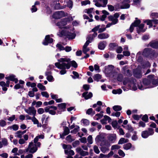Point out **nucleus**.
Instances as JSON below:
<instances>
[{"mask_svg": "<svg viewBox=\"0 0 158 158\" xmlns=\"http://www.w3.org/2000/svg\"><path fill=\"white\" fill-rule=\"evenodd\" d=\"M158 85V79L154 78V75L148 76V79H144L142 82H140L138 85V88L141 90L154 87Z\"/></svg>", "mask_w": 158, "mask_h": 158, "instance_id": "f257e3e1", "label": "nucleus"}, {"mask_svg": "<svg viewBox=\"0 0 158 158\" xmlns=\"http://www.w3.org/2000/svg\"><path fill=\"white\" fill-rule=\"evenodd\" d=\"M58 62L55 64V66L58 69H69L71 65L75 68L77 67V63L75 61H71L69 58L67 57L61 58L58 60Z\"/></svg>", "mask_w": 158, "mask_h": 158, "instance_id": "f03ea898", "label": "nucleus"}, {"mask_svg": "<svg viewBox=\"0 0 158 158\" xmlns=\"http://www.w3.org/2000/svg\"><path fill=\"white\" fill-rule=\"evenodd\" d=\"M140 21L137 19V18H136V20L131 25L129 29L127 30V31H129L130 32H133L135 27H137V32L138 34H139L141 32H144L145 30L143 29V27H144V24H141L139 25L140 23Z\"/></svg>", "mask_w": 158, "mask_h": 158, "instance_id": "7ed1b4c3", "label": "nucleus"}, {"mask_svg": "<svg viewBox=\"0 0 158 158\" xmlns=\"http://www.w3.org/2000/svg\"><path fill=\"white\" fill-rule=\"evenodd\" d=\"M136 83V80L132 78H125L123 81L124 85H127L130 89L134 90H135L137 89Z\"/></svg>", "mask_w": 158, "mask_h": 158, "instance_id": "20e7f679", "label": "nucleus"}, {"mask_svg": "<svg viewBox=\"0 0 158 158\" xmlns=\"http://www.w3.org/2000/svg\"><path fill=\"white\" fill-rule=\"evenodd\" d=\"M70 30L69 29L66 32H64L62 30L61 32L58 33L57 35L60 37L62 36L63 35L66 36L69 39H73L75 38L76 35L73 32H70L69 31Z\"/></svg>", "mask_w": 158, "mask_h": 158, "instance_id": "39448f33", "label": "nucleus"}, {"mask_svg": "<svg viewBox=\"0 0 158 158\" xmlns=\"http://www.w3.org/2000/svg\"><path fill=\"white\" fill-rule=\"evenodd\" d=\"M100 145L101 146V151L103 153H105L109 150V147L110 146V144L106 141H102Z\"/></svg>", "mask_w": 158, "mask_h": 158, "instance_id": "423d86ee", "label": "nucleus"}, {"mask_svg": "<svg viewBox=\"0 0 158 158\" xmlns=\"http://www.w3.org/2000/svg\"><path fill=\"white\" fill-rule=\"evenodd\" d=\"M57 109V107L53 106H49L46 107L44 108L45 111L48 112L49 114L52 115H54L56 114L55 111Z\"/></svg>", "mask_w": 158, "mask_h": 158, "instance_id": "0eeeda50", "label": "nucleus"}, {"mask_svg": "<svg viewBox=\"0 0 158 158\" xmlns=\"http://www.w3.org/2000/svg\"><path fill=\"white\" fill-rule=\"evenodd\" d=\"M154 133L153 130L151 128H148V131H142L141 136L143 138H147L149 135H152Z\"/></svg>", "mask_w": 158, "mask_h": 158, "instance_id": "6e6552de", "label": "nucleus"}, {"mask_svg": "<svg viewBox=\"0 0 158 158\" xmlns=\"http://www.w3.org/2000/svg\"><path fill=\"white\" fill-rule=\"evenodd\" d=\"M37 150V148L35 145H34L33 143H30L28 148L26 149V152L29 151L31 153L35 152Z\"/></svg>", "mask_w": 158, "mask_h": 158, "instance_id": "1a4fd4ad", "label": "nucleus"}, {"mask_svg": "<svg viewBox=\"0 0 158 158\" xmlns=\"http://www.w3.org/2000/svg\"><path fill=\"white\" fill-rule=\"evenodd\" d=\"M108 141L107 142H109L110 144V143H114L116 141L117 139L116 135L115 134H109L107 136Z\"/></svg>", "mask_w": 158, "mask_h": 158, "instance_id": "9d476101", "label": "nucleus"}, {"mask_svg": "<svg viewBox=\"0 0 158 158\" xmlns=\"http://www.w3.org/2000/svg\"><path fill=\"white\" fill-rule=\"evenodd\" d=\"M66 14L62 11H57L54 13L52 17L55 19H59L65 16Z\"/></svg>", "mask_w": 158, "mask_h": 158, "instance_id": "9b49d317", "label": "nucleus"}, {"mask_svg": "<svg viewBox=\"0 0 158 158\" xmlns=\"http://www.w3.org/2000/svg\"><path fill=\"white\" fill-rule=\"evenodd\" d=\"M24 110L28 114L31 115L35 116L36 110L34 107H30L27 109H25Z\"/></svg>", "mask_w": 158, "mask_h": 158, "instance_id": "f8f14e48", "label": "nucleus"}, {"mask_svg": "<svg viewBox=\"0 0 158 158\" xmlns=\"http://www.w3.org/2000/svg\"><path fill=\"white\" fill-rule=\"evenodd\" d=\"M66 104L65 103H61L59 104L58 105V106L59 110H57V113L59 114H60L61 112L63 111L66 107Z\"/></svg>", "mask_w": 158, "mask_h": 158, "instance_id": "ddd939ff", "label": "nucleus"}, {"mask_svg": "<svg viewBox=\"0 0 158 158\" xmlns=\"http://www.w3.org/2000/svg\"><path fill=\"white\" fill-rule=\"evenodd\" d=\"M53 39L50 37L49 35H48L46 36L45 40L43 41V44L44 45H46L49 43H52L53 42Z\"/></svg>", "mask_w": 158, "mask_h": 158, "instance_id": "4468645a", "label": "nucleus"}, {"mask_svg": "<svg viewBox=\"0 0 158 158\" xmlns=\"http://www.w3.org/2000/svg\"><path fill=\"white\" fill-rule=\"evenodd\" d=\"M67 24V19H65L62 20L56 23V25L59 28H64V26Z\"/></svg>", "mask_w": 158, "mask_h": 158, "instance_id": "2eb2a0df", "label": "nucleus"}, {"mask_svg": "<svg viewBox=\"0 0 158 158\" xmlns=\"http://www.w3.org/2000/svg\"><path fill=\"white\" fill-rule=\"evenodd\" d=\"M70 131L69 128L67 127H64V131L62 134H60V137L62 139H64V136L69 133Z\"/></svg>", "mask_w": 158, "mask_h": 158, "instance_id": "dca6fc26", "label": "nucleus"}, {"mask_svg": "<svg viewBox=\"0 0 158 158\" xmlns=\"http://www.w3.org/2000/svg\"><path fill=\"white\" fill-rule=\"evenodd\" d=\"M76 151L77 152L79 153L81 156H85L89 155L88 152L83 151L80 148H77Z\"/></svg>", "mask_w": 158, "mask_h": 158, "instance_id": "f3484780", "label": "nucleus"}, {"mask_svg": "<svg viewBox=\"0 0 158 158\" xmlns=\"http://www.w3.org/2000/svg\"><path fill=\"white\" fill-rule=\"evenodd\" d=\"M130 1L129 0H124L122 2V5L121 6L122 9H127L130 7L129 3Z\"/></svg>", "mask_w": 158, "mask_h": 158, "instance_id": "a211bd4d", "label": "nucleus"}, {"mask_svg": "<svg viewBox=\"0 0 158 158\" xmlns=\"http://www.w3.org/2000/svg\"><path fill=\"white\" fill-rule=\"evenodd\" d=\"M26 130L23 131H18L15 132V136L17 138H21L22 137L23 135L26 132Z\"/></svg>", "mask_w": 158, "mask_h": 158, "instance_id": "6ab92c4d", "label": "nucleus"}, {"mask_svg": "<svg viewBox=\"0 0 158 158\" xmlns=\"http://www.w3.org/2000/svg\"><path fill=\"white\" fill-rule=\"evenodd\" d=\"M93 8H91L88 9H86L84 11L85 13H87L90 18H92V14H94V10Z\"/></svg>", "mask_w": 158, "mask_h": 158, "instance_id": "aec40b11", "label": "nucleus"}, {"mask_svg": "<svg viewBox=\"0 0 158 158\" xmlns=\"http://www.w3.org/2000/svg\"><path fill=\"white\" fill-rule=\"evenodd\" d=\"M93 96L91 92H85L82 94V97L87 100L91 98Z\"/></svg>", "mask_w": 158, "mask_h": 158, "instance_id": "412c9836", "label": "nucleus"}, {"mask_svg": "<svg viewBox=\"0 0 158 158\" xmlns=\"http://www.w3.org/2000/svg\"><path fill=\"white\" fill-rule=\"evenodd\" d=\"M104 137L101 134L98 135L95 138V141L97 143H99L101 142V143L102 141H106L104 140Z\"/></svg>", "mask_w": 158, "mask_h": 158, "instance_id": "4be33fe9", "label": "nucleus"}, {"mask_svg": "<svg viewBox=\"0 0 158 158\" xmlns=\"http://www.w3.org/2000/svg\"><path fill=\"white\" fill-rule=\"evenodd\" d=\"M109 37V35L107 33H102L98 35V38L102 40L107 39Z\"/></svg>", "mask_w": 158, "mask_h": 158, "instance_id": "5701e85b", "label": "nucleus"}, {"mask_svg": "<svg viewBox=\"0 0 158 158\" xmlns=\"http://www.w3.org/2000/svg\"><path fill=\"white\" fill-rule=\"evenodd\" d=\"M131 148V150H132L135 149V147L134 146H132L131 144L130 143H128L123 146V148L126 150H128Z\"/></svg>", "mask_w": 158, "mask_h": 158, "instance_id": "b1692460", "label": "nucleus"}, {"mask_svg": "<svg viewBox=\"0 0 158 158\" xmlns=\"http://www.w3.org/2000/svg\"><path fill=\"white\" fill-rule=\"evenodd\" d=\"M149 45L150 46L153 48H158V41H152L150 42Z\"/></svg>", "mask_w": 158, "mask_h": 158, "instance_id": "393cba45", "label": "nucleus"}, {"mask_svg": "<svg viewBox=\"0 0 158 158\" xmlns=\"http://www.w3.org/2000/svg\"><path fill=\"white\" fill-rule=\"evenodd\" d=\"M6 78L7 80L14 81L15 83H17L18 81V79L15 78V76L13 75L6 77Z\"/></svg>", "mask_w": 158, "mask_h": 158, "instance_id": "a878e982", "label": "nucleus"}, {"mask_svg": "<svg viewBox=\"0 0 158 158\" xmlns=\"http://www.w3.org/2000/svg\"><path fill=\"white\" fill-rule=\"evenodd\" d=\"M152 52L151 49L149 48H146L144 49L143 52V55L146 56H149L152 54Z\"/></svg>", "mask_w": 158, "mask_h": 158, "instance_id": "bb28decb", "label": "nucleus"}, {"mask_svg": "<svg viewBox=\"0 0 158 158\" xmlns=\"http://www.w3.org/2000/svg\"><path fill=\"white\" fill-rule=\"evenodd\" d=\"M109 21H112V23L113 25L116 24L118 22V20L116 18H114L113 16H110L108 17Z\"/></svg>", "mask_w": 158, "mask_h": 158, "instance_id": "cd10ccee", "label": "nucleus"}, {"mask_svg": "<svg viewBox=\"0 0 158 158\" xmlns=\"http://www.w3.org/2000/svg\"><path fill=\"white\" fill-rule=\"evenodd\" d=\"M106 42L105 41H102L100 42L98 45V48L101 50L103 49L106 46Z\"/></svg>", "mask_w": 158, "mask_h": 158, "instance_id": "c85d7f7f", "label": "nucleus"}, {"mask_svg": "<svg viewBox=\"0 0 158 158\" xmlns=\"http://www.w3.org/2000/svg\"><path fill=\"white\" fill-rule=\"evenodd\" d=\"M128 141V140L127 139H125L123 138H121L118 141V144H123L124 143H126Z\"/></svg>", "mask_w": 158, "mask_h": 158, "instance_id": "c756f323", "label": "nucleus"}, {"mask_svg": "<svg viewBox=\"0 0 158 158\" xmlns=\"http://www.w3.org/2000/svg\"><path fill=\"white\" fill-rule=\"evenodd\" d=\"M103 116V115L102 114H98L95 115L94 117V120H98L101 118Z\"/></svg>", "mask_w": 158, "mask_h": 158, "instance_id": "7c9ffc66", "label": "nucleus"}, {"mask_svg": "<svg viewBox=\"0 0 158 158\" xmlns=\"http://www.w3.org/2000/svg\"><path fill=\"white\" fill-rule=\"evenodd\" d=\"M102 78V76L99 74H97L95 75L93 77V78L95 81H97Z\"/></svg>", "mask_w": 158, "mask_h": 158, "instance_id": "2f4dec72", "label": "nucleus"}, {"mask_svg": "<svg viewBox=\"0 0 158 158\" xmlns=\"http://www.w3.org/2000/svg\"><path fill=\"white\" fill-rule=\"evenodd\" d=\"M19 127L17 125H14L12 126L9 127L7 128L8 129H12L14 131H17Z\"/></svg>", "mask_w": 158, "mask_h": 158, "instance_id": "473e14b6", "label": "nucleus"}, {"mask_svg": "<svg viewBox=\"0 0 158 158\" xmlns=\"http://www.w3.org/2000/svg\"><path fill=\"white\" fill-rule=\"evenodd\" d=\"M66 140L69 142H71L74 140V139L71 135H69L66 137Z\"/></svg>", "mask_w": 158, "mask_h": 158, "instance_id": "72a5a7b5", "label": "nucleus"}, {"mask_svg": "<svg viewBox=\"0 0 158 158\" xmlns=\"http://www.w3.org/2000/svg\"><path fill=\"white\" fill-rule=\"evenodd\" d=\"M141 52H138L136 55V58H137V60L139 62H141L142 60V56L140 55Z\"/></svg>", "mask_w": 158, "mask_h": 158, "instance_id": "f704fd0d", "label": "nucleus"}, {"mask_svg": "<svg viewBox=\"0 0 158 158\" xmlns=\"http://www.w3.org/2000/svg\"><path fill=\"white\" fill-rule=\"evenodd\" d=\"M79 126L76 125L74 129L71 131V133L74 134H76L79 131Z\"/></svg>", "mask_w": 158, "mask_h": 158, "instance_id": "c9c22d12", "label": "nucleus"}, {"mask_svg": "<svg viewBox=\"0 0 158 158\" xmlns=\"http://www.w3.org/2000/svg\"><path fill=\"white\" fill-rule=\"evenodd\" d=\"M100 27H99L98 32H102L106 30V27L104 25H100Z\"/></svg>", "mask_w": 158, "mask_h": 158, "instance_id": "e433bc0d", "label": "nucleus"}, {"mask_svg": "<svg viewBox=\"0 0 158 158\" xmlns=\"http://www.w3.org/2000/svg\"><path fill=\"white\" fill-rule=\"evenodd\" d=\"M86 113L88 115L91 114L93 115L95 113L94 111H93V110L92 108H89L86 111Z\"/></svg>", "mask_w": 158, "mask_h": 158, "instance_id": "4c0bfd02", "label": "nucleus"}, {"mask_svg": "<svg viewBox=\"0 0 158 158\" xmlns=\"http://www.w3.org/2000/svg\"><path fill=\"white\" fill-rule=\"evenodd\" d=\"M122 90L121 89H114L112 90V93L114 94H120L122 93Z\"/></svg>", "mask_w": 158, "mask_h": 158, "instance_id": "58836bf2", "label": "nucleus"}, {"mask_svg": "<svg viewBox=\"0 0 158 158\" xmlns=\"http://www.w3.org/2000/svg\"><path fill=\"white\" fill-rule=\"evenodd\" d=\"M81 122L85 126L88 125L89 124V121L86 119H82L81 121Z\"/></svg>", "mask_w": 158, "mask_h": 158, "instance_id": "ea45409f", "label": "nucleus"}, {"mask_svg": "<svg viewBox=\"0 0 158 158\" xmlns=\"http://www.w3.org/2000/svg\"><path fill=\"white\" fill-rule=\"evenodd\" d=\"M93 2L95 3V5L97 7H102V5L100 1H99L98 0H94Z\"/></svg>", "mask_w": 158, "mask_h": 158, "instance_id": "a19ab883", "label": "nucleus"}, {"mask_svg": "<svg viewBox=\"0 0 158 158\" xmlns=\"http://www.w3.org/2000/svg\"><path fill=\"white\" fill-rule=\"evenodd\" d=\"M134 75L135 77L138 78H140L142 77V74L140 72L135 71L134 73Z\"/></svg>", "mask_w": 158, "mask_h": 158, "instance_id": "79ce46f5", "label": "nucleus"}, {"mask_svg": "<svg viewBox=\"0 0 158 158\" xmlns=\"http://www.w3.org/2000/svg\"><path fill=\"white\" fill-rule=\"evenodd\" d=\"M99 1L101 2L102 5V7H105L107 3L108 0H98Z\"/></svg>", "mask_w": 158, "mask_h": 158, "instance_id": "37998d69", "label": "nucleus"}, {"mask_svg": "<svg viewBox=\"0 0 158 158\" xmlns=\"http://www.w3.org/2000/svg\"><path fill=\"white\" fill-rule=\"evenodd\" d=\"M64 152L65 154H69V155H73L74 154V151L72 150H70V151H69L68 150H65Z\"/></svg>", "mask_w": 158, "mask_h": 158, "instance_id": "c03bdc74", "label": "nucleus"}, {"mask_svg": "<svg viewBox=\"0 0 158 158\" xmlns=\"http://www.w3.org/2000/svg\"><path fill=\"white\" fill-rule=\"evenodd\" d=\"M37 87L42 90H46V88L45 86L43 85L41 83H39L37 85Z\"/></svg>", "mask_w": 158, "mask_h": 158, "instance_id": "a18cd8bd", "label": "nucleus"}, {"mask_svg": "<svg viewBox=\"0 0 158 158\" xmlns=\"http://www.w3.org/2000/svg\"><path fill=\"white\" fill-rule=\"evenodd\" d=\"M113 109L114 110L117 111L120 110L122 109V108L119 106H115L113 107Z\"/></svg>", "mask_w": 158, "mask_h": 158, "instance_id": "49530a36", "label": "nucleus"}, {"mask_svg": "<svg viewBox=\"0 0 158 158\" xmlns=\"http://www.w3.org/2000/svg\"><path fill=\"white\" fill-rule=\"evenodd\" d=\"M90 3V2L89 0L82 1L81 2V4L82 6H85L87 4H89Z\"/></svg>", "mask_w": 158, "mask_h": 158, "instance_id": "de8ad7c7", "label": "nucleus"}, {"mask_svg": "<svg viewBox=\"0 0 158 158\" xmlns=\"http://www.w3.org/2000/svg\"><path fill=\"white\" fill-rule=\"evenodd\" d=\"M56 47L60 51L65 49V48L60 44H57L56 45Z\"/></svg>", "mask_w": 158, "mask_h": 158, "instance_id": "09e8293b", "label": "nucleus"}, {"mask_svg": "<svg viewBox=\"0 0 158 158\" xmlns=\"http://www.w3.org/2000/svg\"><path fill=\"white\" fill-rule=\"evenodd\" d=\"M120 147L118 145H114L112 146L111 148V150H114L115 149H118L120 148Z\"/></svg>", "mask_w": 158, "mask_h": 158, "instance_id": "8fccbe9b", "label": "nucleus"}, {"mask_svg": "<svg viewBox=\"0 0 158 158\" xmlns=\"http://www.w3.org/2000/svg\"><path fill=\"white\" fill-rule=\"evenodd\" d=\"M94 152L97 154H99L100 153V151L98 149V147L97 146H94Z\"/></svg>", "mask_w": 158, "mask_h": 158, "instance_id": "3c124183", "label": "nucleus"}, {"mask_svg": "<svg viewBox=\"0 0 158 158\" xmlns=\"http://www.w3.org/2000/svg\"><path fill=\"white\" fill-rule=\"evenodd\" d=\"M144 23H147L148 25H149L150 27H152V20H148L144 22Z\"/></svg>", "mask_w": 158, "mask_h": 158, "instance_id": "603ef678", "label": "nucleus"}, {"mask_svg": "<svg viewBox=\"0 0 158 158\" xmlns=\"http://www.w3.org/2000/svg\"><path fill=\"white\" fill-rule=\"evenodd\" d=\"M73 73L75 77L73 75H71V76L73 78L75 79L76 78H78L79 77V75L78 73L77 72L75 71H73Z\"/></svg>", "mask_w": 158, "mask_h": 158, "instance_id": "864d4df0", "label": "nucleus"}, {"mask_svg": "<svg viewBox=\"0 0 158 158\" xmlns=\"http://www.w3.org/2000/svg\"><path fill=\"white\" fill-rule=\"evenodd\" d=\"M138 139V137L136 135V133L135 132H134V134L131 137V139L135 141Z\"/></svg>", "mask_w": 158, "mask_h": 158, "instance_id": "5fc2aeb1", "label": "nucleus"}, {"mask_svg": "<svg viewBox=\"0 0 158 158\" xmlns=\"http://www.w3.org/2000/svg\"><path fill=\"white\" fill-rule=\"evenodd\" d=\"M41 94L42 96L46 98H48L49 97V95L48 93L45 91H43L41 92Z\"/></svg>", "mask_w": 158, "mask_h": 158, "instance_id": "6e6d98bb", "label": "nucleus"}, {"mask_svg": "<svg viewBox=\"0 0 158 158\" xmlns=\"http://www.w3.org/2000/svg\"><path fill=\"white\" fill-rule=\"evenodd\" d=\"M32 121L33 122L34 124L38 123V120L35 117V116H33L31 119Z\"/></svg>", "mask_w": 158, "mask_h": 158, "instance_id": "4d7b16f0", "label": "nucleus"}, {"mask_svg": "<svg viewBox=\"0 0 158 158\" xmlns=\"http://www.w3.org/2000/svg\"><path fill=\"white\" fill-rule=\"evenodd\" d=\"M88 141L90 144H91L93 143L92 137L91 135H89L87 138Z\"/></svg>", "mask_w": 158, "mask_h": 158, "instance_id": "13d9d810", "label": "nucleus"}, {"mask_svg": "<svg viewBox=\"0 0 158 158\" xmlns=\"http://www.w3.org/2000/svg\"><path fill=\"white\" fill-rule=\"evenodd\" d=\"M123 51V48L121 47H118L116 49V52L118 53H121Z\"/></svg>", "mask_w": 158, "mask_h": 158, "instance_id": "bf43d9fd", "label": "nucleus"}, {"mask_svg": "<svg viewBox=\"0 0 158 158\" xmlns=\"http://www.w3.org/2000/svg\"><path fill=\"white\" fill-rule=\"evenodd\" d=\"M118 154L120 156L124 157L125 156V154L124 152L122 150L120 149L118 151Z\"/></svg>", "mask_w": 158, "mask_h": 158, "instance_id": "052dcab7", "label": "nucleus"}, {"mask_svg": "<svg viewBox=\"0 0 158 158\" xmlns=\"http://www.w3.org/2000/svg\"><path fill=\"white\" fill-rule=\"evenodd\" d=\"M118 123L116 121H114L112 122L111 125L112 127L114 128H117V127Z\"/></svg>", "mask_w": 158, "mask_h": 158, "instance_id": "680f3d73", "label": "nucleus"}, {"mask_svg": "<svg viewBox=\"0 0 158 158\" xmlns=\"http://www.w3.org/2000/svg\"><path fill=\"white\" fill-rule=\"evenodd\" d=\"M141 116L137 114H134L132 116V117L135 120H139L141 118Z\"/></svg>", "mask_w": 158, "mask_h": 158, "instance_id": "e2e57ef3", "label": "nucleus"}, {"mask_svg": "<svg viewBox=\"0 0 158 158\" xmlns=\"http://www.w3.org/2000/svg\"><path fill=\"white\" fill-rule=\"evenodd\" d=\"M100 25H97L95 26L94 28L92 29V31L93 32H96L97 31H98L99 28V27H100Z\"/></svg>", "mask_w": 158, "mask_h": 158, "instance_id": "0e129e2a", "label": "nucleus"}, {"mask_svg": "<svg viewBox=\"0 0 158 158\" xmlns=\"http://www.w3.org/2000/svg\"><path fill=\"white\" fill-rule=\"evenodd\" d=\"M142 119L144 121L148 122V117L147 115H144L142 118Z\"/></svg>", "mask_w": 158, "mask_h": 158, "instance_id": "69168bd1", "label": "nucleus"}, {"mask_svg": "<svg viewBox=\"0 0 158 158\" xmlns=\"http://www.w3.org/2000/svg\"><path fill=\"white\" fill-rule=\"evenodd\" d=\"M120 115V113L119 112H114L111 115L113 116H115L116 117H118Z\"/></svg>", "mask_w": 158, "mask_h": 158, "instance_id": "338daca9", "label": "nucleus"}, {"mask_svg": "<svg viewBox=\"0 0 158 158\" xmlns=\"http://www.w3.org/2000/svg\"><path fill=\"white\" fill-rule=\"evenodd\" d=\"M89 49L87 47L83 48V52L84 54H86L87 52L89 51Z\"/></svg>", "mask_w": 158, "mask_h": 158, "instance_id": "774afa93", "label": "nucleus"}]
</instances>
